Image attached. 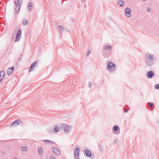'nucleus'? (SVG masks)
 <instances>
[{
    "label": "nucleus",
    "instance_id": "nucleus-23",
    "mask_svg": "<svg viewBox=\"0 0 159 159\" xmlns=\"http://www.w3.org/2000/svg\"><path fill=\"white\" fill-rule=\"evenodd\" d=\"M29 22L28 21L26 20L25 19H24L23 20V25H28Z\"/></svg>",
    "mask_w": 159,
    "mask_h": 159
},
{
    "label": "nucleus",
    "instance_id": "nucleus-26",
    "mask_svg": "<svg viewBox=\"0 0 159 159\" xmlns=\"http://www.w3.org/2000/svg\"><path fill=\"white\" fill-rule=\"evenodd\" d=\"M99 149L100 151H103V147L101 145H99Z\"/></svg>",
    "mask_w": 159,
    "mask_h": 159
},
{
    "label": "nucleus",
    "instance_id": "nucleus-3",
    "mask_svg": "<svg viewBox=\"0 0 159 159\" xmlns=\"http://www.w3.org/2000/svg\"><path fill=\"white\" fill-rule=\"evenodd\" d=\"M115 64L112 62H109L107 67V69L110 71H114L116 69Z\"/></svg>",
    "mask_w": 159,
    "mask_h": 159
},
{
    "label": "nucleus",
    "instance_id": "nucleus-34",
    "mask_svg": "<svg viewBox=\"0 0 159 159\" xmlns=\"http://www.w3.org/2000/svg\"><path fill=\"white\" fill-rule=\"evenodd\" d=\"M50 159H55V158L54 156H52L50 157Z\"/></svg>",
    "mask_w": 159,
    "mask_h": 159
},
{
    "label": "nucleus",
    "instance_id": "nucleus-6",
    "mask_svg": "<svg viewBox=\"0 0 159 159\" xmlns=\"http://www.w3.org/2000/svg\"><path fill=\"white\" fill-rule=\"evenodd\" d=\"M22 124V122L20 120L18 119L15 120L12 123L10 126L11 127L14 126H16L17 125H21Z\"/></svg>",
    "mask_w": 159,
    "mask_h": 159
},
{
    "label": "nucleus",
    "instance_id": "nucleus-20",
    "mask_svg": "<svg viewBox=\"0 0 159 159\" xmlns=\"http://www.w3.org/2000/svg\"><path fill=\"white\" fill-rule=\"evenodd\" d=\"M43 152L42 148L41 147H39L38 148V152L39 155Z\"/></svg>",
    "mask_w": 159,
    "mask_h": 159
},
{
    "label": "nucleus",
    "instance_id": "nucleus-24",
    "mask_svg": "<svg viewBox=\"0 0 159 159\" xmlns=\"http://www.w3.org/2000/svg\"><path fill=\"white\" fill-rule=\"evenodd\" d=\"M118 4L120 7L123 6L124 5V2L122 0H120L118 2Z\"/></svg>",
    "mask_w": 159,
    "mask_h": 159
},
{
    "label": "nucleus",
    "instance_id": "nucleus-15",
    "mask_svg": "<svg viewBox=\"0 0 159 159\" xmlns=\"http://www.w3.org/2000/svg\"><path fill=\"white\" fill-rule=\"evenodd\" d=\"M84 152H85L86 156L88 157H89L92 156V153L90 150L87 149H85L84 151Z\"/></svg>",
    "mask_w": 159,
    "mask_h": 159
},
{
    "label": "nucleus",
    "instance_id": "nucleus-28",
    "mask_svg": "<svg viewBox=\"0 0 159 159\" xmlns=\"http://www.w3.org/2000/svg\"><path fill=\"white\" fill-rule=\"evenodd\" d=\"M155 88L156 89H159V84H157L155 85Z\"/></svg>",
    "mask_w": 159,
    "mask_h": 159
},
{
    "label": "nucleus",
    "instance_id": "nucleus-4",
    "mask_svg": "<svg viewBox=\"0 0 159 159\" xmlns=\"http://www.w3.org/2000/svg\"><path fill=\"white\" fill-rule=\"evenodd\" d=\"M79 147L78 145H76L75 147V149L74 151V158L79 159Z\"/></svg>",
    "mask_w": 159,
    "mask_h": 159
},
{
    "label": "nucleus",
    "instance_id": "nucleus-36",
    "mask_svg": "<svg viewBox=\"0 0 159 159\" xmlns=\"http://www.w3.org/2000/svg\"><path fill=\"white\" fill-rule=\"evenodd\" d=\"M118 139H116L115 141H114V143H117L118 142Z\"/></svg>",
    "mask_w": 159,
    "mask_h": 159
},
{
    "label": "nucleus",
    "instance_id": "nucleus-25",
    "mask_svg": "<svg viewBox=\"0 0 159 159\" xmlns=\"http://www.w3.org/2000/svg\"><path fill=\"white\" fill-rule=\"evenodd\" d=\"M43 142L45 143H47L48 142L51 143V144L53 143H54V142H52V141L47 140H44L43 141Z\"/></svg>",
    "mask_w": 159,
    "mask_h": 159
},
{
    "label": "nucleus",
    "instance_id": "nucleus-16",
    "mask_svg": "<svg viewBox=\"0 0 159 159\" xmlns=\"http://www.w3.org/2000/svg\"><path fill=\"white\" fill-rule=\"evenodd\" d=\"M28 10L30 11H31L33 8V4L32 2H30L27 5Z\"/></svg>",
    "mask_w": 159,
    "mask_h": 159
},
{
    "label": "nucleus",
    "instance_id": "nucleus-2",
    "mask_svg": "<svg viewBox=\"0 0 159 159\" xmlns=\"http://www.w3.org/2000/svg\"><path fill=\"white\" fill-rule=\"evenodd\" d=\"M71 126L67 125L65 124H62L60 125V129L64 130L66 134H68L71 131Z\"/></svg>",
    "mask_w": 159,
    "mask_h": 159
},
{
    "label": "nucleus",
    "instance_id": "nucleus-1",
    "mask_svg": "<svg viewBox=\"0 0 159 159\" xmlns=\"http://www.w3.org/2000/svg\"><path fill=\"white\" fill-rule=\"evenodd\" d=\"M145 63L149 67H151L154 64L155 61L153 59V55L151 54L149 52L146 53Z\"/></svg>",
    "mask_w": 159,
    "mask_h": 159
},
{
    "label": "nucleus",
    "instance_id": "nucleus-19",
    "mask_svg": "<svg viewBox=\"0 0 159 159\" xmlns=\"http://www.w3.org/2000/svg\"><path fill=\"white\" fill-rule=\"evenodd\" d=\"M58 27L61 29V31L62 32L61 34H62L63 32L64 31V26L62 25H60L58 26Z\"/></svg>",
    "mask_w": 159,
    "mask_h": 159
},
{
    "label": "nucleus",
    "instance_id": "nucleus-38",
    "mask_svg": "<svg viewBox=\"0 0 159 159\" xmlns=\"http://www.w3.org/2000/svg\"><path fill=\"white\" fill-rule=\"evenodd\" d=\"M65 30L66 31L70 33V31L67 28H66L65 29Z\"/></svg>",
    "mask_w": 159,
    "mask_h": 159
},
{
    "label": "nucleus",
    "instance_id": "nucleus-22",
    "mask_svg": "<svg viewBox=\"0 0 159 159\" xmlns=\"http://www.w3.org/2000/svg\"><path fill=\"white\" fill-rule=\"evenodd\" d=\"M59 127L58 126H55L54 128V131L55 133H57L58 131Z\"/></svg>",
    "mask_w": 159,
    "mask_h": 159
},
{
    "label": "nucleus",
    "instance_id": "nucleus-21",
    "mask_svg": "<svg viewBox=\"0 0 159 159\" xmlns=\"http://www.w3.org/2000/svg\"><path fill=\"white\" fill-rule=\"evenodd\" d=\"M21 149L23 151H27V148L25 146H22L21 147Z\"/></svg>",
    "mask_w": 159,
    "mask_h": 159
},
{
    "label": "nucleus",
    "instance_id": "nucleus-31",
    "mask_svg": "<svg viewBox=\"0 0 159 159\" xmlns=\"http://www.w3.org/2000/svg\"><path fill=\"white\" fill-rule=\"evenodd\" d=\"M91 52V51H88L87 52V56H89L90 54V53Z\"/></svg>",
    "mask_w": 159,
    "mask_h": 159
},
{
    "label": "nucleus",
    "instance_id": "nucleus-33",
    "mask_svg": "<svg viewBox=\"0 0 159 159\" xmlns=\"http://www.w3.org/2000/svg\"><path fill=\"white\" fill-rule=\"evenodd\" d=\"M124 112H126V113L127 112H128V110L125 109L124 107Z\"/></svg>",
    "mask_w": 159,
    "mask_h": 159
},
{
    "label": "nucleus",
    "instance_id": "nucleus-17",
    "mask_svg": "<svg viewBox=\"0 0 159 159\" xmlns=\"http://www.w3.org/2000/svg\"><path fill=\"white\" fill-rule=\"evenodd\" d=\"M112 48V47L111 46L109 45L107 46H104L103 47V49L104 50L107 49L108 51L111 50Z\"/></svg>",
    "mask_w": 159,
    "mask_h": 159
},
{
    "label": "nucleus",
    "instance_id": "nucleus-37",
    "mask_svg": "<svg viewBox=\"0 0 159 159\" xmlns=\"http://www.w3.org/2000/svg\"><path fill=\"white\" fill-rule=\"evenodd\" d=\"M7 148L8 149H11V147L10 146H9L7 147Z\"/></svg>",
    "mask_w": 159,
    "mask_h": 159
},
{
    "label": "nucleus",
    "instance_id": "nucleus-10",
    "mask_svg": "<svg viewBox=\"0 0 159 159\" xmlns=\"http://www.w3.org/2000/svg\"><path fill=\"white\" fill-rule=\"evenodd\" d=\"M154 75V73L153 71H149L147 74V76L148 78L151 79Z\"/></svg>",
    "mask_w": 159,
    "mask_h": 159
},
{
    "label": "nucleus",
    "instance_id": "nucleus-5",
    "mask_svg": "<svg viewBox=\"0 0 159 159\" xmlns=\"http://www.w3.org/2000/svg\"><path fill=\"white\" fill-rule=\"evenodd\" d=\"M21 34V29H19L18 30L16 34V37L15 40V42L19 41L20 39V36Z\"/></svg>",
    "mask_w": 159,
    "mask_h": 159
},
{
    "label": "nucleus",
    "instance_id": "nucleus-8",
    "mask_svg": "<svg viewBox=\"0 0 159 159\" xmlns=\"http://www.w3.org/2000/svg\"><path fill=\"white\" fill-rule=\"evenodd\" d=\"M52 152L57 155L58 156L60 155V152L58 148L57 147H52Z\"/></svg>",
    "mask_w": 159,
    "mask_h": 159
},
{
    "label": "nucleus",
    "instance_id": "nucleus-18",
    "mask_svg": "<svg viewBox=\"0 0 159 159\" xmlns=\"http://www.w3.org/2000/svg\"><path fill=\"white\" fill-rule=\"evenodd\" d=\"M47 131L50 134L53 133V129L52 127H50L47 129Z\"/></svg>",
    "mask_w": 159,
    "mask_h": 159
},
{
    "label": "nucleus",
    "instance_id": "nucleus-14",
    "mask_svg": "<svg viewBox=\"0 0 159 159\" xmlns=\"http://www.w3.org/2000/svg\"><path fill=\"white\" fill-rule=\"evenodd\" d=\"M14 69V66H12L11 67L8 69L7 70V73L8 75H10L12 73Z\"/></svg>",
    "mask_w": 159,
    "mask_h": 159
},
{
    "label": "nucleus",
    "instance_id": "nucleus-35",
    "mask_svg": "<svg viewBox=\"0 0 159 159\" xmlns=\"http://www.w3.org/2000/svg\"><path fill=\"white\" fill-rule=\"evenodd\" d=\"M151 9L149 7H148L147 9V11L148 12L150 11H151Z\"/></svg>",
    "mask_w": 159,
    "mask_h": 159
},
{
    "label": "nucleus",
    "instance_id": "nucleus-30",
    "mask_svg": "<svg viewBox=\"0 0 159 159\" xmlns=\"http://www.w3.org/2000/svg\"><path fill=\"white\" fill-rule=\"evenodd\" d=\"M92 82H89V84L88 85V87L89 88H91L92 87Z\"/></svg>",
    "mask_w": 159,
    "mask_h": 159
},
{
    "label": "nucleus",
    "instance_id": "nucleus-13",
    "mask_svg": "<svg viewBox=\"0 0 159 159\" xmlns=\"http://www.w3.org/2000/svg\"><path fill=\"white\" fill-rule=\"evenodd\" d=\"M5 72L4 71L2 70L0 72V83L2 82L5 76Z\"/></svg>",
    "mask_w": 159,
    "mask_h": 159
},
{
    "label": "nucleus",
    "instance_id": "nucleus-39",
    "mask_svg": "<svg viewBox=\"0 0 159 159\" xmlns=\"http://www.w3.org/2000/svg\"><path fill=\"white\" fill-rule=\"evenodd\" d=\"M13 159H17V158L16 157H14Z\"/></svg>",
    "mask_w": 159,
    "mask_h": 159
},
{
    "label": "nucleus",
    "instance_id": "nucleus-29",
    "mask_svg": "<svg viewBox=\"0 0 159 159\" xmlns=\"http://www.w3.org/2000/svg\"><path fill=\"white\" fill-rule=\"evenodd\" d=\"M148 105L151 107H152L154 105V104L152 102H148Z\"/></svg>",
    "mask_w": 159,
    "mask_h": 159
},
{
    "label": "nucleus",
    "instance_id": "nucleus-12",
    "mask_svg": "<svg viewBox=\"0 0 159 159\" xmlns=\"http://www.w3.org/2000/svg\"><path fill=\"white\" fill-rule=\"evenodd\" d=\"M125 11L126 16L128 17H130L131 16V11L130 9L127 7L125 9Z\"/></svg>",
    "mask_w": 159,
    "mask_h": 159
},
{
    "label": "nucleus",
    "instance_id": "nucleus-32",
    "mask_svg": "<svg viewBox=\"0 0 159 159\" xmlns=\"http://www.w3.org/2000/svg\"><path fill=\"white\" fill-rule=\"evenodd\" d=\"M2 153L3 154V156H6V153L5 152H2Z\"/></svg>",
    "mask_w": 159,
    "mask_h": 159
},
{
    "label": "nucleus",
    "instance_id": "nucleus-27",
    "mask_svg": "<svg viewBox=\"0 0 159 159\" xmlns=\"http://www.w3.org/2000/svg\"><path fill=\"white\" fill-rule=\"evenodd\" d=\"M16 2L21 4L23 2V0H16Z\"/></svg>",
    "mask_w": 159,
    "mask_h": 159
},
{
    "label": "nucleus",
    "instance_id": "nucleus-11",
    "mask_svg": "<svg viewBox=\"0 0 159 159\" xmlns=\"http://www.w3.org/2000/svg\"><path fill=\"white\" fill-rule=\"evenodd\" d=\"M38 63L36 61L34 62L31 65L29 70V72H31L33 69V68L37 66Z\"/></svg>",
    "mask_w": 159,
    "mask_h": 159
},
{
    "label": "nucleus",
    "instance_id": "nucleus-40",
    "mask_svg": "<svg viewBox=\"0 0 159 159\" xmlns=\"http://www.w3.org/2000/svg\"><path fill=\"white\" fill-rule=\"evenodd\" d=\"M85 1H86L87 0H85Z\"/></svg>",
    "mask_w": 159,
    "mask_h": 159
},
{
    "label": "nucleus",
    "instance_id": "nucleus-9",
    "mask_svg": "<svg viewBox=\"0 0 159 159\" xmlns=\"http://www.w3.org/2000/svg\"><path fill=\"white\" fill-rule=\"evenodd\" d=\"M113 130L115 132L114 133L116 134H119L120 133V129L118 128V126L117 125H115L113 127Z\"/></svg>",
    "mask_w": 159,
    "mask_h": 159
},
{
    "label": "nucleus",
    "instance_id": "nucleus-7",
    "mask_svg": "<svg viewBox=\"0 0 159 159\" xmlns=\"http://www.w3.org/2000/svg\"><path fill=\"white\" fill-rule=\"evenodd\" d=\"M14 3L15 4V8L14 11L15 13H16L19 12L20 10V7L21 4L16 2V1H14Z\"/></svg>",
    "mask_w": 159,
    "mask_h": 159
}]
</instances>
